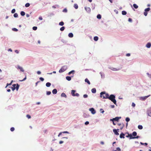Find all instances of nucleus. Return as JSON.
<instances>
[{"label":"nucleus","mask_w":151,"mask_h":151,"mask_svg":"<svg viewBox=\"0 0 151 151\" xmlns=\"http://www.w3.org/2000/svg\"><path fill=\"white\" fill-rule=\"evenodd\" d=\"M115 96L113 94L111 95L110 96L109 95L108 99L112 101L115 104H116V101L115 99Z\"/></svg>","instance_id":"1"},{"label":"nucleus","mask_w":151,"mask_h":151,"mask_svg":"<svg viewBox=\"0 0 151 151\" xmlns=\"http://www.w3.org/2000/svg\"><path fill=\"white\" fill-rule=\"evenodd\" d=\"M137 135V133L136 132H133L132 134H129V139H134L135 138H138L139 137L137 136L136 137H135Z\"/></svg>","instance_id":"2"},{"label":"nucleus","mask_w":151,"mask_h":151,"mask_svg":"<svg viewBox=\"0 0 151 151\" xmlns=\"http://www.w3.org/2000/svg\"><path fill=\"white\" fill-rule=\"evenodd\" d=\"M109 94L106 93L105 92H102L100 93V97L104 99H107L108 98Z\"/></svg>","instance_id":"3"},{"label":"nucleus","mask_w":151,"mask_h":151,"mask_svg":"<svg viewBox=\"0 0 151 151\" xmlns=\"http://www.w3.org/2000/svg\"><path fill=\"white\" fill-rule=\"evenodd\" d=\"M19 85L18 84H17V85L16 84H13L12 85V87H11V88L12 90L13 91L15 89H16L17 91H18L19 89Z\"/></svg>","instance_id":"4"},{"label":"nucleus","mask_w":151,"mask_h":151,"mask_svg":"<svg viewBox=\"0 0 151 151\" xmlns=\"http://www.w3.org/2000/svg\"><path fill=\"white\" fill-rule=\"evenodd\" d=\"M67 69V68L66 66H64L61 67L59 72L60 73H62L65 71Z\"/></svg>","instance_id":"5"},{"label":"nucleus","mask_w":151,"mask_h":151,"mask_svg":"<svg viewBox=\"0 0 151 151\" xmlns=\"http://www.w3.org/2000/svg\"><path fill=\"white\" fill-rule=\"evenodd\" d=\"M76 91L75 90H72L71 91V95L72 96H79V95L78 93H76V94L75 93L76 92Z\"/></svg>","instance_id":"6"},{"label":"nucleus","mask_w":151,"mask_h":151,"mask_svg":"<svg viewBox=\"0 0 151 151\" xmlns=\"http://www.w3.org/2000/svg\"><path fill=\"white\" fill-rule=\"evenodd\" d=\"M150 10V8H147L146 9H145V12L144 13V14L145 16H147V12L149 11Z\"/></svg>","instance_id":"7"},{"label":"nucleus","mask_w":151,"mask_h":151,"mask_svg":"<svg viewBox=\"0 0 151 151\" xmlns=\"http://www.w3.org/2000/svg\"><path fill=\"white\" fill-rule=\"evenodd\" d=\"M119 129H113V132L114 133V134L117 135H119V133L118 132V131H119Z\"/></svg>","instance_id":"8"},{"label":"nucleus","mask_w":151,"mask_h":151,"mask_svg":"<svg viewBox=\"0 0 151 151\" xmlns=\"http://www.w3.org/2000/svg\"><path fill=\"white\" fill-rule=\"evenodd\" d=\"M89 110L91 112V113L93 114H94L96 113V111L93 108H90L89 109Z\"/></svg>","instance_id":"9"},{"label":"nucleus","mask_w":151,"mask_h":151,"mask_svg":"<svg viewBox=\"0 0 151 151\" xmlns=\"http://www.w3.org/2000/svg\"><path fill=\"white\" fill-rule=\"evenodd\" d=\"M118 125L120 126V129H122L124 126L123 123H118Z\"/></svg>","instance_id":"10"},{"label":"nucleus","mask_w":151,"mask_h":151,"mask_svg":"<svg viewBox=\"0 0 151 151\" xmlns=\"http://www.w3.org/2000/svg\"><path fill=\"white\" fill-rule=\"evenodd\" d=\"M120 118H121V117L119 118L118 117H116L115 118H113L112 119H111L110 121H118L119 120V119Z\"/></svg>","instance_id":"11"},{"label":"nucleus","mask_w":151,"mask_h":151,"mask_svg":"<svg viewBox=\"0 0 151 151\" xmlns=\"http://www.w3.org/2000/svg\"><path fill=\"white\" fill-rule=\"evenodd\" d=\"M85 9L86 11H87L88 12H90L91 11V9L89 7H85Z\"/></svg>","instance_id":"12"},{"label":"nucleus","mask_w":151,"mask_h":151,"mask_svg":"<svg viewBox=\"0 0 151 151\" xmlns=\"http://www.w3.org/2000/svg\"><path fill=\"white\" fill-rule=\"evenodd\" d=\"M147 113L148 115L151 117V108H150L148 111Z\"/></svg>","instance_id":"13"},{"label":"nucleus","mask_w":151,"mask_h":151,"mask_svg":"<svg viewBox=\"0 0 151 151\" xmlns=\"http://www.w3.org/2000/svg\"><path fill=\"white\" fill-rule=\"evenodd\" d=\"M125 134H124L122 133L120 135V137L121 138H124Z\"/></svg>","instance_id":"14"},{"label":"nucleus","mask_w":151,"mask_h":151,"mask_svg":"<svg viewBox=\"0 0 151 151\" xmlns=\"http://www.w3.org/2000/svg\"><path fill=\"white\" fill-rule=\"evenodd\" d=\"M57 91L56 89H54L52 91V93L53 94H55L57 93Z\"/></svg>","instance_id":"15"},{"label":"nucleus","mask_w":151,"mask_h":151,"mask_svg":"<svg viewBox=\"0 0 151 151\" xmlns=\"http://www.w3.org/2000/svg\"><path fill=\"white\" fill-rule=\"evenodd\" d=\"M151 46V44L149 42V43H148L146 45V47L148 48H149Z\"/></svg>","instance_id":"16"},{"label":"nucleus","mask_w":151,"mask_h":151,"mask_svg":"<svg viewBox=\"0 0 151 151\" xmlns=\"http://www.w3.org/2000/svg\"><path fill=\"white\" fill-rule=\"evenodd\" d=\"M18 68L20 69V71L22 72H24V70H23V68L22 67L20 66H18Z\"/></svg>","instance_id":"17"},{"label":"nucleus","mask_w":151,"mask_h":151,"mask_svg":"<svg viewBox=\"0 0 151 151\" xmlns=\"http://www.w3.org/2000/svg\"><path fill=\"white\" fill-rule=\"evenodd\" d=\"M91 92L93 93H95L96 92V89L95 88H92L91 90Z\"/></svg>","instance_id":"18"},{"label":"nucleus","mask_w":151,"mask_h":151,"mask_svg":"<svg viewBox=\"0 0 151 151\" xmlns=\"http://www.w3.org/2000/svg\"><path fill=\"white\" fill-rule=\"evenodd\" d=\"M109 68L110 69H111L112 70H113V71H117V70H119V69H117L116 68H114L113 67H112V68L111 67V68Z\"/></svg>","instance_id":"19"},{"label":"nucleus","mask_w":151,"mask_h":151,"mask_svg":"<svg viewBox=\"0 0 151 151\" xmlns=\"http://www.w3.org/2000/svg\"><path fill=\"white\" fill-rule=\"evenodd\" d=\"M85 82L87 83L88 84H90V82L87 78L85 79Z\"/></svg>","instance_id":"20"},{"label":"nucleus","mask_w":151,"mask_h":151,"mask_svg":"<svg viewBox=\"0 0 151 151\" xmlns=\"http://www.w3.org/2000/svg\"><path fill=\"white\" fill-rule=\"evenodd\" d=\"M66 79L68 81H70L71 80V77L70 76H68L66 77Z\"/></svg>","instance_id":"21"},{"label":"nucleus","mask_w":151,"mask_h":151,"mask_svg":"<svg viewBox=\"0 0 151 151\" xmlns=\"http://www.w3.org/2000/svg\"><path fill=\"white\" fill-rule=\"evenodd\" d=\"M61 96L62 97H64L66 98L67 96L66 94L64 93H61Z\"/></svg>","instance_id":"22"},{"label":"nucleus","mask_w":151,"mask_h":151,"mask_svg":"<svg viewBox=\"0 0 151 151\" xmlns=\"http://www.w3.org/2000/svg\"><path fill=\"white\" fill-rule=\"evenodd\" d=\"M51 83L49 82H47L46 84V86L47 87H49L51 86Z\"/></svg>","instance_id":"23"},{"label":"nucleus","mask_w":151,"mask_h":151,"mask_svg":"<svg viewBox=\"0 0 151 151\" xmlns=\"http://www.w3.org/2000/svg\"><path fill=\"white\" fill-rule=\"evenodd\" d=\"M68 36L70 37H73V34L72 33H70L68 34Z\"/></svg>","instance_id":"24"},{"label":"nucleus","mask_w":151,"mask_h":151,"mask_svg":"<svg viewBox=\"0 0 151 151\" xmlns=\"http://www.w3.org/2000/svg\"><path fill=\"white\" fill-rule=\"evenodd\" d=\"M99 39V38L97 36H95L93 38V39L95 41H97Z\"/></svg>","instance_id":"25"},{"label":"nucleus","mask_w":151,"mask_h":151,"mask_svg":"<svg viewBox=\"0 0 151 151\" xmlns=\"http://www.w3.org/2000/svg\"><path fill=\"white\" fill-rule=\"evenodd\" d=\"M122 14L123 15H126L127 14V12L125 11H122Z\"/></svg>","instance_id":"26"},{"label":"nucleus","mask_w":151,"mask_h":151,"mask_svg":"<svg viewBox=\"0 0 151 151\" xmlns=\"http://www.w3.org/2000/svg\"><path fill=\"white\" fill-rule=\"evenodd\" d=\"M134 7L136 9H137L138 8V6L136 4H134L133 5Z\"/></svg>","instance_id":"27"},{"label":"nucleus","mask_w":151,"mask_h":151,"mask_svg":"<svg viewBox=\"0 0 151 151\" xmlns=\"http://www.w3.org/2000/svg\"><path fill=\"white\" fill-rule=\"evenodd\" d=\"M74 7L76 9H77L78 8V5L76 4H74Z\"/></svg>","instance_id":"28"},{"label":"nucleus","mask_w":151,"mask_h":151,"mask_svg":"<svg viewBox=\"0 0 151 151\" xmlns=\"http://www.w3.org/2000/svg\"><path fill=\"white\" fill-rule=\"evenodd\" d=\"M21 15L22 16H24L25 14V13L24 11H22L20 13Z\"/></svg>","instance_id":"29"},{"label":"nucleus","mask_w":151,"mask_h":151,"mask_svg":"<svg viewBox=\"0 0 151 151\" xmlns=\"http://www.w3.org/2000/svg\"><path fill=\"white\" fill-rule=\"evenodd\" d=\"M138 127V128L139 129H141L143 128V127L141 125H139Z\"/></svg>","instance_id":"30"},{"label":"nucleus","mask_w":151,"mask_h":151,"mask_svg":"<svg viewBox=\"0 0 151 151\" xmlns=\"http://www.w3.org/2000/svg\"><path fill=\"white\" fill-rule=\"evenodd\" d=\"M65 29V27H61L60 29V30L61 31H63V30H64Z\"/></svg>","instance_id":"31"},{"label":"nucleus","mask_w":151,"mask_h":151,"mask_svg":"<svg viewBox=\"0 0 151 151\" xmlns=\"http://www.w3.org/2000/svg\"><path fill=\"white\" fill-rule=\"evenodd\" d=\"M12 81L10 83H7V84L6 86L5 87V88H6L8 86H9L11 85L12 84Z\"/></svg>","instance_id":"32"},{"label":"nucleus","mask_w":151,"mask_h":151,"mask_svg":"<svg viewBox=\"0 0 151 151\" xmlns=\"http://www.w3.org/2000/svg\"><path fill=\"white\" fill-rule=\"evenodd\" d=\"M59 24L60 26H62L64 25V23L63 22H59Z\"/></svg>","instance_id":"33"},{"label":"nucleus","mask_w":151,"mask_h":151,"mask_svg":"<svg viewBox=\"0 0 151 151\" xmlns=\"http://www.w3.org/2000/svg\"><path fill=\"white\" fill-rule=\"evenodd\" d=\"M97 17L98 19H101V16L100 14H99L97 15Z\"/></svg>","instance_id":"34"},{"label":"nucleus","mask_w":151,"mask_h":151,"mask_svg":"<svg viewBox=\"0 0 151 151\" xmlns=\"http://www.w3.org/2000/svg\"><path fill=\"white\" fill-rule=\"evenodd\" d=\"M74 70H72L70 71V72H69L68 73V74L69 75H70L71 73H73V74H74Z\"/></svg>","instance_id":"35"},{"label":"nucleus","mask_w":151,"mask_h":151,"mask_svg":"<svg viewBox=\"0 0 151 151\" xmlns=\"http://www.w3.org/2000/svg\"><path fill=\"white\" fill-rule=\"evenodd\" d=\"M125 120L126 121L128 122H129L130 121V119L129 118L127 117L126 118Z\"/></svg>","instance_id":"36"},{"label":"nucleus","mask_w":151,"mask_h":151,"mask_svg":"<svg viewBox=\"0 0 151 151\" xmlns=\"http://www.w3.org/2000/svg\"><path fill=\"white\" fill-rule=\"evenodd\" d=\"M30 6V4L29 3H27L25 4V6L26 7H28Z\"/></svg>","instance_id":"37"},{"label":"nucleus","mask_w":151,"mask_h":151,"mask_svg":"<svg viewBox=\"0 0 151 151\" xmlns=\"http://www.w3.org/2000/svg\"><path fill=\"white\" fill-rule=\"evenodd\" d=\"M14 17H15V18L17 17H18V14L17 13H15L14 14Z\"/></svg>","instance_id":"38"},{"label":"nucleus","mask_w":151,"mask_h":151,"mask_svg":"<svg viewBox=\"0 0 151 151\" xmlns=\"http://www.w3.org/2000/svg\"><path fill=\"white\" fill-rule=\"evenodd\" d=\"M150 96V95H149L147 96H145L144 97L143 99V100H145V99H146L148 97Z\"/></svg>","instance_id":"39"},{"label":"nucleus","mask_w":151,"mask_h":151,"mask_svg":"<svg viewBox=\"0 0 151 151\" xmlns=\"http://www.w3.org/2000/svg\"><path fill=\"white\" fill-rule=\"evenodd\" d=\"M32 29L34 30H36L37 29V27H34L32 28Z\"/></svg>","instance_id":"40"},{"label":"nucleus","mask_w":151,"mask_h":151,"mask_svg":"<svg viewBox=\"0 0 151 151\" xmlns=\"http://www.w3.org/2000/svg\"><path fill=\"white\" fill-rule=\"evenodd\" d=\"M15 12V10L14 9H12L11 11L12 13H13V14Z\"/></svg>","instance_id":"41"},{"label":"nucleus","mask_w":151,"mask_h":151,"mask_svg":"<svg viewBox=\"0 0 151 151\" xmlns=\"http://www.w3.org/2000/svg\"><path fill=\"white\" fill-rule=\"evenodd\" d=\"M14 129H15L13 127H12L10 129V130L12 132H13V131H14Z\"/></svg>","instance_id":"42"},{"label":"nucleus","mask_w":151,"mask_h":151,"mask_svg":"<svg viewBox=\"0 0 151 151\" xmlns=\"http://www.w3.org/2000/svg\"><path fill=\"white\" fill-rule=\"evenodd\" d=\"M51 93V92L50 91H48L47 92V95H49Z\"/></svg>","instance_id":"43"},{"label":"nucleus","mask_w":151,"mask_h":151,"mask_svg":"<svg viewBox=\"0 0 151 151\" xmlns=\"http://www.w3.org/2000/svg\"><path fill=\"white\" fill-rule=\"evenodd\" d=\"M12 30H13V31H16V32H17L18 30L17 29H16V28H13Z\"/></svg>","instance_id":"44"},{"label":"nucleus","mask_w":151,"mask_h":151,"mask_svg":"<svg viewBox=\"0 0 151 151\" xmlns=\"http://www.w3.org/2000/svg\"><path fill=\"white\" fill-rule=\"evenodd\" d=\"M88 96L87 94H84L83 96V97L84 98H86L88 97Z\"/></svg>","instance_id":"45"},{"label":"nucleus","mask_w":151,"mask_h":151,"mask_svg":"<svg viewBox=\"0 0 151 151\" xmlns=\"http://www.w3.org/2000/svg\"><path fill=\"white\" fill-rule=\"evenodd\" d=\"M147 74L148 76L149 77L151 78V74H150L148 73H147Z\"/></svg>","instance_id":"46"},{"label":"nucleus","mask_w":151,"mask_h":151,"mask_svg":"<svg viewBox=\"0 0 151 151\" xmlns=\"http://www.w3.org/2000/svg\"><path fill=\"white\" fill-rule=\"evenodd\" d=\"M116 150L117 151H121V149L119 147H117L116 148Z\"/></svg>","instance_id":"47"},{"label":"nucleus","mask_w":151,"mask_h":151,"mask_svg":"<svg viewBox=\"0 0 151 151\" xmlns=\"http://www.w3.org/2000/svg\"><path fill=\"white\" fill-rule=\"evenodd\" d=\"M40 79L42 81H43L44 80V79L42 77H40Z\"/></svg>","instance_id":"48"},{"label":"nucleus","mask_w":151,"mask_h":151,"mask_svg":"<svg viewBox=\"0 0 151 151\" xmlns=\"http://www.w3.org/2000/svg\"><path fill=\"white\" fill-rule=\"evenodd\" d=\"M140 144L142 145H147V144L146 143H143L142 142H140Z\"/></svg>","instance_id":"49"},{"label":"nucleus","mask_w":151,"mask_h":151,"mask_svg":"<svg viewBox=\"0 0 151 151\" xmlns=\"http://www.w3.org/2000/svg\"><path fill=\"white\" fill-rule=\"evenodd\" d=\"M26 116L29 119L31 118V116L27 114V115Z\"/></svg>","instance_id":"50"},{"label":"nucleus","mask_w":151,"mask_h":151,"mask_svg":"<svg viewBox=\"0 0 151 151\" xmlns=\"http://www.w3.org/2000/svg\"><path fill=\"white\" fill-rule=\"evenodd\" d=\"M63 12H67V9H66L65 8L63 10Z\"/></svg>","instance_id":"51"},{"label":"nucleus","mask_w":151,"mask_h":151,"mask_svg":"<svg viewBox=\"0 0 151 151\" xmlns=\"http://www.w3.org/2000/svg\"><path fill=\"white\" fill-rule=\"evenodd\" d=\"M132 106H133V107H134L135 106V104L134 103H132Z\"/></svg>","instance_id":"52"},{"label":"nucleus","mask_w":151,"mask_h":151,"mask_svg":"<svg viewBox=\"0 0 151 151\" xmlns=\"http://www.w3.org/2000/svg\"><path fill=\"white\" fill-rule=\"evenodd\" d=\"M100 111H101V113H103L104 112V111L102 109H100Z\"/></svg>","instance_id":"53"},{"label":"nucleus","mask_w":151,"mask_h":151,"mask_svg":"<svg viewBox=\"0 0 151 151\" xmlns=\"http://www.w3.org/2000/svg\"><path fill=\"white\" fill-rule=\"evenodd\" d=\"M39 19L40 20H42V18L41 16H40L39 17Z\"/></svg>","instance_id":"54"},{"label":"nucleus","mask_w":151,"mask_h":151,"mask_svg":"<svg viewBox=\"0 0 151 151\" xmlns=\"http://www.w3.org/2000/svg\"><path fill=\"white\" fill-rule=\"evenodd\" d=\"M26 79V76H25V77L22 80L20 81H25Z\"/></svg>","instance_id":"55"},{"label":"nucleus","mask_w":151,"mask_h":151,"mask_svg":"<svg viewBox=\"0 0 151 151\" xmlns=\"http://www.w3.org/2000/svg\"><path fill=\"white\" fill-rule=\"evenodd\" d=\"M89 122L88 121H87L85 122V124L86 125H87V124H89Z\"/></svg>","instance_id":"56"},{"label":"nucleus","mask_w":151,"mask_h":151,"mask_svg":"<svg viewBox=\"0 0 151 151\" xmlns=\"http://www.w3.org/2000/svg\"><path fill=\"white\" fill-rule=\"evenodd\" d=\"M128 21L129 22H132V19L131 18H129V19H128Z\"/></svg>","instance_id":"57"},{"label":"nucleus","mask_w":151,"mask_h":151,"mask_svg":"<svg viewBox=\"0 0 151 151\" xmlns=\"http://www.w3.org/2000/svg\"><path fill=\"white\" fill-rule=\"evenodd\" d=\"M63 133H68V134L69 133L68 132H67V131H64V132H62Z\"/></svg>","instance_id":"58"},{"label":"nucleus","mask_w":151,"mask_h":151,"mask_svg":"<svg viewBox=\"0 0 151 151\" xmlns=\"http://www.w3.org/2000/svg\"><path fill=\"white\" fill-rule=\"evenodd\" d=\"M37 74H39V75L41 73V72L40 71H37Z\"/></svg>","instance_id":"59"},{"label":"nucleus","mask_w":151,"mask_h":151,"mask_svg":"<svg viewBox=\"0 0 151 151\" xmlns=\"http://www.w3.org/2000/svg\"><path fill=\"white\" fill-rule=\"evenodd\" d=\"M63 142L62 141H60L59 142V144H62Z\"/></svg>","instance_id":"60"},{"label":"nucleus","mask_w":151,"mask_h":151,"mask_svg":"<svg viewBox=\"0 0 151 151\" xmlns=\"http://www.w3.org/2000/svg\"><path fill=\"white\" fill-rule=\"evenodd\" d=\"M130 54L129 53H127L126 54V56H130Z\"/></svg>","instance_id":"61"},{"label":"nucleus","mask_w":151,"mask_h":151,"mask_svg":"<svg viewBox=\"0 0 151 151\" xmlns=\"http://www.w3.org/2000/svg\"><path fill=\"white\" fill-rule=\"evenodd\" d=\"M15 52L17 53H18L19 52L18 50H15Z\"/></svg>","instance_id":"62"},{"label":"nucleus","mask_w":151,"mask_h":151,"mask_svg":"<svg viewBox=\"0 0 151 151\" xmlns=\"http://www.w3.org/2000/svg\"><path fill=\"white\" fill-rule=\"evenodd\" d=\"M101 144L102 145H104V142L103 141H101L100 142Z\"/></svg>","instance_id":"63"},{"label":"nucleus","mask_w":151,"mask_h":151,"mask_svg":"<svg viewBox=\"0 0 151 151\" xmlns=\"http://www.w3.org/2000/svg\"><path fill=\"white\" fill-rule=\"evenodd\" d=\"M62 134V132H60L59 133V134L58 135V136L59 137Z\"/></svg>","instance_id":"64"}]
</instances>
